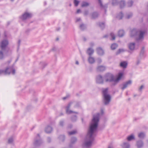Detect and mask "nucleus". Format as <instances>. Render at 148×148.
Masks as SVG:
<instances>
[{
	"label": "nucleus",
	"instance_id": "f257e3e1",
	"mask_svg": "<svg viewBox=\"0 0 148 148\" xmlns=\"http://www.w3.org/2000/svg\"><path fill=\"white\" fill-rule=\"evenodd\" d=\"M99 119V113H98L93 115L87 134L83 143V147L89 148L91 146L92 142L96 135Z\"/></svg>",
	"mask_w": 148,
	"mask_h": 148
},
{
	"label": "nucleus",
	"instance_id": "f03ea898",
	"mask_svg": "<svg viewBox=\"0 0 148 148\" xmlns=\"http://www.w3.org/2000/svg\"><path fill=\"white\" fill-rule=\"evenodd\" d=\"M145 33V30L134 29L130 31V35L132 37H136L137 40H142L143 39L144 35Z\"/></svg>",
	"mask_w": 148,
	"mask_h": 148
},
{
	"label": "nucleus",
	"instance_id": "7ed1b4c3",
	"mask_svg": "<svg viewBox=\"0 0 148 148\" xmlns=\"http://www.w3.org/2000/svg\"><path fill=\"white\" fill-rule=\"evenodd\" d=\"M102 92L103 102L105 105H107L109 103L110 101L111 96L108 93L107 88L103 89Z\"/></svg>",
	"mask_w": 148,
	"mask_h": 148
},
{
	"label": "nucleus",
	"instance_id": "20e7f679",
	"mask_svg": "<svg viewBox=\"0 0 148 148\" xmlns=\"http://www.w3.org/2000/svg\"><path fill=\"white\" fill-rule=\"evenodd\" d=\"M79 105V103H76L75 102H70L66 107V112L67 114H70L72 113H75L77 114V112H73L71 110H69L71 106H74L75 107H77Z\"/></svg>",
	"mask_w": 148,
	"mask_h": 148
},
{
	"label": "nucleus",
	"instance_id": "39448f33",
	"mask_svg": "<svg viewBox=\"0 0 148 148\" xmlns=\"http://www.w3.org/2000/svg\"><path fill=\"white\" fill-rule=\"evenodd\" d=\"M104 79L106 82H112V85L114 86V77L113 75L111 73H107L104 76Z\"/></svg>",
	"mask_w": 148,
	"mask_h": 148
},
{
	"label": "nucleus",
	"instance_id": "423d86ee",
	"mask_svg": "<svg viewBox=\"0 0 148 148\" xmlns=\"http://www.w3.org/2000/svg\"><path fill=\"white\" fill-rule=\"evenodd\" d=\"M123 75L122 73H120L116 76V78L114 79V86L116 85L122 79Z\"/></svg>",
	"mask_w": 148,
	"mask_h": 148
},
{
	"label": "nucleus",
	"instance_id": "0eeeda50",
	"mask_svg": "<svg viewBox=\"0 0 148 148\" xmlns=\"http://www.w3.org/2000/svg\"><path fill=\"white\" fill-rule=\"evenodd\" d=\"M9 44L8 41L7 40L4 39L2 40L1 43V47L2 50L4 49Z\"/></svg>",
	"mask_w": 148,
	"mask_h": 148
},
{
	"label": "nucleus",
	"instance_id": "6e6552de",
	"mask_svg": "<svg viewBox=\"0 0 148 148\" xmlns=\"http://www.w3.org/2000/svg\"><path fill=\"white\" fill-rule=\"evenodd\" d=\"M4 71V73L5 74H9L11 73L12 74H14L15 73V70L12 67L7 68Z\"/></svg>",
	"mask_w": 148,
	"mask_h": 148
},
{
	"label": "nucleus",
	"instance_id": "1a4fd4ad",
	"mask_svg": "<svg viewBox=\"0 0 148 148\" xmlns=\"http://www.w3.org/2000/svg\"><path fill=\"white\" fill-rule=\"evenodd\" d=\"M32 16V14L27 12H25L22 16L21 18L23 20L28 19Z\"/></svg>",
	"mask_w": 148,
	"mask_h": 148
},
{
	"label": "nucleus",
	"instance_id": "9d476101",
	"mask_svg": "<svg viewBox=\"0 0 148 148\" xmlns=\"http://www.w3.org/2000/svg\"><path fill=\"white\" fill-rule=\"evenodd\" d=\"M42 143V141L40 139V136L38 134L37 135L36 138L35 139L34 144L35 146L39 145Z\"/></svg>",
	"mask_w": 148,
	"mask_h": 148
},
{
	"label": "nucleus",
	"instance_id": "9b49d317",
	"mask_svg": "<svg viewBox=\"0 0 148 148\" xmlns=\"http://www.w3.org/2000/svg\"><path fill=\"white\" fill-rule=\"evenodd\" d=\"M132 83V82L131 81L129 80L123 83L122 85V86L121 87V89L123 90H124L128 86L130 85Z\"/></svg>",
	"mask_w": 148,
	"mask_h": 148
},
{
	"label": "nucleus",
	"instance_id": "f8f14e48",
	"mask_svg": "<svg viewBox=\"0 0 148 148\" xmlns=\"http://www.w3.org/2000/svg\"><path fill=\"white\" fill-rule=\"evenodd\" d=\"M96 81L97 83L100 84H103V78L100 75H99L97 76Z\"/></svg>",
	"mask_w": 148,
	"mask_h": 148
},
{
	"label": "nucleus",
	"instance_id": "ddd939ff",
	"mask_svg": "<svg viewBox=\"0 0 148 148\" xmlns=\"http://www.w3.org/2000/svg\"><path fill=\"white\" fill-rule=\"evenodd\" d=\"M135 43L134 42L130 43L128 45L129 49L131 51H133L135 49Z\"/></svg>",
	"mask_w": 148,
	"mask_h": 148
},
{
	"label": "nucleus",
	"instance_id": "4468645a",
	"mask_svg": "<svg viewBox=\"0 0 148 148\" xmlns=\"http://www.w3.org/2000/svg\"><path fill=\"white\" fill-rule=\"evenodd\" d=\"M88 61L89 63L92 64L95 62V60L94 57L90 56L88 58Z\"/></svg>",
	"mask_w": 148,
	"mask_h": 148
},
{
	"label": "nucleus",
	"instance_id": "2eb2a0df",
	"mask_svg": "<svg viewBox=\"0 0 148 148\" xmlns=\"http://www.w3.org/2000/svg\"><path fill=\"white\" fill-rule=\"evenodd\" d=\"M97 53L99 55H102L104 54V52L103 50L100 47L97 48Z\"/></svg>",
	"mask_w": 148,
	"mask_h": 148
},
{
	"label": "nucleus",
	"instance_id": "dca6fc26",
	"mask_svg": "<svg viewBox=\"0 0 148 148\" xmlns=\"http://www.w3.org/2000/svg\"><path fill=\"white\" fill-rule=\"evenodd\" d=\"M106 69V67L103 66H98L97 68V70L98 71H102Z\"/></svg>",
	"mask_w": 148,
	"mask_h": 148
},
{
	"label": "nucleus",
	"instance_id": "f3484780",
	"mask_svg": "<svg viewBox=\"0 0 148 148\" xmlns=\"http://www.w3.org/2000/svg\"><path fill=\"white\" fill-rule=\"evenodd\" d=\"M94 52V50L93 49L89 48L87 50L86 53L90 56H91Z\"/></svg>",
	"mask_w": 148,
	"mask_h": 148
},
{
	"label": "nucleus",
	"instance_id": "a211bd4d",
	"mask_svg": "<svg viewBox=\"0 0 148 148\" xmlns=\"http://www.w3.org/2000/svg\"><path fill=\"white\" fill-rule=\"evenodd\" d=\"M136 145L138 148H140L143 147V143L141 140H140L137 142Z\"/></svg>",
	"mask_w": 148,
	"mask_h": 148
},
{
	"label": "nucleus",
	"instance_id": "6ab92c4d",
	"mask_svg": "<svg viewBox=\"0 0 148 148\" xmlns=\"http://www.w3.org/2000/svg\"><path fill=\"white\" fill-rule=\"evenodd\" d=\"M123 148H130V145L128 142H124L121 145Z\"/></svg>",
	"mask_w": 148,
	"mask_h": 148
},
{
	"label": "nucleus",
	"instance_id": "aec40b11",
	"mask_svg": "<svg viewBox=\"0 0 148 148\" xmlns=\"http://www.w3.org/2000/svg\"><path fill=\"white\" fill-rule=\"evenodd\" d=\"M52 130V128L50 126H47L45 129V131L47 133H50Z\"/></svg>",
	"mask_w": 148,
	"mask_h": 148
},
{
	"label": "nucleus",
	"instance_id": "412c9836",
	"mask_svg": "<svg viewBox=\"0 0 148 148\" xmlns=\"http://www.w3.org/2000/svg\"><path fill=\"white\" fill-rule=\"evenodd\" d=\"M127 63L126 62H123L120 64V66L122 67L125 68L127 67Z\"/></svg>",
	"mask_w": 148,
	"mask_h": 148
},
{
	"label": "nucleus",
	"instance_id": "4be33fe9",
	"mask_svg": "<svg viewBox=\"0 0 148 148\" xmlns=\"http://www.w3.org/2000/svg\"><path fill=\"white\" fill-rule=\"evenodd\" d=\"M145 136V133L143 132H141L139 133L138 134V137L140 138H144Z\"/></svg>",
	"mask_w": 148,
	"mask_h": 148
},
{
	"label": "nucleus",
	"instance_id": "5701e85b",
	"mask_svg": "<svg viewBox=\"0 0 148 148\" xmlns=\"http://www.w3.org/2000/svg\"><path fill=\"white\" fill-rule=\"evenodd\" d=\"M135 137L134 135L132 134L127 137V140L128 141L132 140L134 139Z\"/></svg>",
	"mask_w": 148,
	"mask_h": 148
},
{
	"label": "nucleus",
	"instance_id": "b1692460",
	"mask_svg": "<svg viewBox=\"0 0 148 148\" xmlns=\"http://www.w3.org/2000/svg\"><path fill=\"white\" fill-rule=\"evenodd\" d=\"M124 34V31L123 30H120L118 32V35L119 36L121 37Z\"/></svg>",
	"mask_w": 148,
	"mask_h": 148
},
{
	"label": "nucleus",
	"instance_id": "393cba45",
	"mask_svg": "<svg viewBox=\"0 0 148 148\" xmlns=\"http://www.w3.org/2000/svg\"><path fill=\"white\" fill-rule=\"evenodd\" d=\"M118 46V45L117 44L114 43L111 45V48L112 50H114L117 48Z\"/></svg>",
	"mask_w": 148,
	"mask_h": 148
},
{
	"label": "nucleus",
	"instance_id": "a878e982",
	"mask_svg": "<svg viewBox=\"0 0 148 148\" xmlns=\"http://www.w3.org/2000/svg\"><path fill=\"white\" fill-rule=\"evenodd\" d=\"M123 17V15L121 12L118 14L116 16L117 18L119 20L121 19Z\"/></svg>",
	"mask_w": 148,
	"mask_h": 148
},
{
	"label": "nucleus",
	"instance_id": "bb28decb",
	"mask_svg": "<svg viewBox=\"0 0 148 148\" xmlns=\"http://www.w3.org/2000/svg\"><path fill=\"white\" fill-rule=\"evenodd\" d=\"M125 51V50L123 49H119L116 52V55H118L121 53Z\"/></svg>",
	"mask_w": 148,
	"mask_h": 148
},
{
	"label": "nucleus",
	"instance_id": "cd10ccee",
	"mask_svg": "<svg viewBox=\"0 0 148 148\" xmlns=\"http://www.w3.org/2000/svg\"><path fill=\"white\" fill-rule=\"evenodd\" d=\"M89 4L86 2H83L82 4V7H86L88 6Z\"/></svg>",
	"mask_w": 148,
	"mask_h": 148
},
{
	"label": "nucleus",
	"instance_id": "c85d7f7f",
	"mask_svg": "<svg viewBox=\"0 0 148 148\" xmlns=\"http://www.w3.org/2000/svg\"><path fill=\"white\" fill-rule=\"evenodd\" d=\"M98 14L97 12H94L92 14V18H95L98 16Z\"/></svg>",
	"mask_w": 148,
	"mask_h": 148
},
{
	"label": "nucleus",
	"instance_id": "c756f323",
	"mask_svg": "<svg viewBox=\"0 0 148 148\" xmlns=\"http://www.w3.org/2000/svg\"><path fill=\"white\" fill-rule=\"evenodd\" d=\"M132 13H130L127 14L125 16V18L127 19H129L131 18L132 16Z\"/></svg>",
	"mask_w": 148,
	"mask_h": 148
},
{
	"label": "nucleus",
	"instance_id": "7c9ffc66",
	"mask_svg": "<svg viewBox=\"0 0 148 148\" xmlns=\"http://www.w3.org/2000/svg\"><path fill=\"white\" fill-rule=\"evenodd\" d=\"M120 7L121 8H123L125 5V3L124 1H121L120 3Z\"/></svg>",
	"mask_w": 148,
	"mask_h": 148
},
{
	"label": "nucleus",
	"instance_id": "2f4dec72",
	"mask_svg": "<svg viewBox=\"0 0 148 148\" xmlns=\"http://www.w3.org/2000/svg\"><path fill=\"white\" fill-rule=\"evenodd\" d=\"M118 3L117 0H112V4L113 5H116Z\"/></svg>",
	"mask_w": 148,
	"mask_h": 148
},
{
	"label": "nucleus",
	"instance_id": "473e14b6",
	"mask_svg": "<svg viewBox=\"0 0 148 148\" xmlns=\"http://www.w3.org/2000/svg\"><path fill=\"white\" fill-rule=\"evenodd\" d=\"M77 132L76 130H73L68 132L69 135H72L74 134L77 133Z\"/></svg>",
	"mask_w": 148,
	"mask_h": 148
},
{
	"label": "nucleus",
	"instance_id": "72a5a7b5",
	"mask_svg": "<svg viewBox=\"0 0 148 148\" xmlns=\"http://www.w3.org/2000/svg\"><path fill=\"white\" fill-rule=\"evenodd\" d=\"M99 25L100 27L102 29H103V28L104 27L105 24L104 23H99Z\"/></svg>",
	"mask_w": 148,
	"mask_h": 148
},
{
	"label": "nucleus",
	"instance_id": "f704fd0d",
	"mask_svg": "<svg viewBox=\"0 0 148 148\" xmlns=\"http://www.w3.org/2000/svg\"><path fill=\"white\" fill-rule=\"evenodd\" d=\"M77 141V139L76 138L73 137L71 138V142L72 143H74Z\"/></svg>",
	"mask_w": 148,
	"mask_h": 148
},
{
	"label": "nucleus",
	"instance_id": "c9c22d12",
	"mask_svg": "<svg viewBox=\"0 0 148 148\" xmlns=\"http://www.w3.org/2000/svg\"><path fill=\"white\" fill-rule=\"evenodd\" d=\"M4 57L3 53L2 51H0V59H1L3 58Z\"/></svg>",
	"mask_w": 148,
	"mask_h": 148
},
{
	"label": "nucleus",
	"instance_id": "e433bc0d",
	"mask_svg": "<svg viewBox=\"0 0 148 148\" xmlns=\"http://www.w3.org/2000/svg\"><path fill=\"white\" fill-rule=\"evenodd\" d=\"M13 141V139L12 137L10 138L8 140V142L9 143H12Z\"/></svg>",
	"mask_w": 148,
	"mask_h": 148
},
{
	"label": "nucleus",
	"instance_id": "4c0bfd02",
	"mask_svg": "<svg viewBox=\"0 0 148 148\" xmlns=\"http://www.w3.org/2000/svg\"><path fill=\"white\" fill-rule=\"evenodd\" d=\"M133 3L132 1H129L128 3V6L129 7H131Z\"/></svg>",
	"mask_w": 148,
	"mask_h": 148
},
{
	"label": "nucleus",
	"instance_id": "58836bf2",
	"mask_svg": "<svg viewBox=\"0 0 148 148\" xmlns=\"http://www.w3.org/2000/svg\"><path fill=\"white\" fill-rule=\"evenodd\" d=\"M79 1L77 0H74V3L75 6H77L78 5Z\"/></svg>",
	"mask_w": 148,
	"mask_h": 148
},
{
	"label": "nucleus",
	"instance_id": "ea45409f",
	"mask_svg": "<svg viewBox=\"0 0 148 148\" xmlns=\"http://www.w3.org/2000/svg\"><path fill=\"white\" fill-rule=\"evenodd\" d=\"M86 27V26L83 24H82L80 25V28L82 30H84Z\"/></svg>",
	"mask_w": 148,
	"mask_h": 148
},
{
	"label": "nucleus",
	"instance_id": "a19ab883",
	"mask_svg": "<svg viewBox=\"0 0 148 148\" xmlns=\"http://www.w3.org/2000/svg\"><path fill=\"white\" fill-rule=\"evenodd\" d=\"M110 35L111 37L112 38V40H114L115 39V36L113 33H111Z\"/></svg>",
	"mask_w": 148,
	"mask_h": 148
},
{
	"label": "nucleus",
	"instance_id": "79ce46f5",
	"mask_svg": "<svg viewBox=\"0 0 148 148\" xmlns=\"http://www.w3.org/2000/svg\"><path fill=\"white\" fill-rule=\"evenodd\" d=\"M59 138L62 141H63L65 139V137L63 135H61L59 137Z\"/></svg>",
	"mask_w": 148,
	"mask_h": 148
},
{
	"label": "nucleus",
	"instance_id": "37998d69",
	"mask_svg": "<svg viewBox=\"0 0 148 148\" xmlns=\"http://www.w3.org/2000/svg\"><path fill=\"white\" fill-rule=\"evenodd\" d=\"M102 62L101 59V58H99L97 60V62L99 63H100Z\"/></svg>",
	"mask_w": 148,
	"mask_h": 148
},
{
	"label": "nucleus",
	"instance_id": "c03bdc74",
	"mask_svg": "<svg viewBox=\"0 0 148 148\" xmlns=\"http://www.w3.org/2000/svg\"><path fill=\"white\" fill-rule=\"evenodd\" d=\"M77 119L76 117L75 116H74V119L72 118V120L73 121H75Z\"/></svg>",
	"mask_w": 148,
	"mask_h": 148
},
{
	"label": "nucleus",
	"instance_id": "a18cd8bd",
	"mask_svg": "<svg viewBox=\"0 0 148 148\" xmlns=\"http://www.w3.org/2000/svg\"><path fill=\"white\" fill-rule=\"evenodd\" d=\"M64 122L63 121H61L60 122L59 125L61 126H62L63 125Z\"/></svg>",
	"mask_w": 148,
	"mask_h": 148
},
{
	"label": "nucleus",
	"instance_id": "49530a36",
	"mask_svg": "<svg viewBox=\"0 0 148 148\" xmlns=\"http://www.w3.org/2000/svg\"><path fill=\"white\" fill-rule=\"evenodd\" d=\"M140 60H138L137 61H136V64L137 65H138L140 63Z\"/></svg>",
	"mask_w": 148,
	"mask_h": 148
},
{
	"label": "nucleus",
	"instance_id": "de8ad7c7",
	"mask_svg": "<svg viewBox=\"0 0 148 148\" xmlns=\"http://www.w3.org/2000/svg\"><path fill=\"white\" fill-rule=\"evenodd\" d=\"M143 88V85H142L139 88V90L140 91H141L142 90Z\"/></svg>",
	"mask_w": 148,
	"mask_h": 148
},
{
	"label": "nucleus",
	"instance_id": "09e8293b",
	"mask_svg": "<svg viewBox=\"0 0 148 148\" xmlns=\"http://www.w3.org/2000/svg\"><path fill=\"white\" fill-rule=\"evenodd\" d=\"M88 11L86 10L84 12V14L85 15H87L88 14Z\"/></svg>",
	"mask_w": 148,
	"mask_h": 148
},
{
	"label": "nucleus",
	"instance_id": "8fccbe9b",
	"mask_svg": "<svg viewBox=\"0 0 148 148\" xmlns=\"http://www.w3.org/2000/svg\"><path fill=\"white\" fill-rule=\"evenodd\" d=\"M3 73H4V71L2 70H0V75Z\"/></svg>",
	"mask_w": 148,
	"mask_h": 148
},
{
	"label": "nucleus",
	"instance_id": "3c124183",
	"mask_svg": "<svg viewBox=\"0 0 148 148\" xmlns=\"http://www.w3.org/2000/svg\"><path fill=\"white\" fill-rule=\"evenodd\" d=\"M98 1L99 2V3H100V5L101 7L102 6V3H101V0H98Z\"/></svg>",
	"mask_w": 148,
	"mask_h": 148
},
{
	"label": "nucleus",
	"instance_id": "603ef678",
	"mask_svg": "<svg viewBox=\"0 0 148 148\" xmlns=\"http://www.w3.org/2000/svg\"><path fill=\"white\" fill-rule=\"evenodd\" d=\"M81 12V10L80 9H78L77 11V13H79Z\"/></svg>",
	"mask_w": 148,
	"mask_h": 148
},
{
	"label": "nucleus",
	"instance_id": "864d4df0",
	"mask_svg": "<svg viewBox=\"0 0 148 148\" xmlns=\"http://www.w3.org/2000/svg\"><path fill=\"white\" fill-rule=\"evenodd\" d=\"M81 20V19L80 18H77L76 21L78 22L80 21Z\"/></svg>",
	"mask_w": 148,
	"mask_h": 148
},
{
	"label": "nucleus",
	"instance_id": "5fc2aeb1",
	"mask_svg": "<svg viewBox=\"0 0 148 148\" xmlns=\"http://www.w3.org/2000/svg\"><path fill=\"white\" fill-rule=\"evenodd\" d=\"M90 45L91 46H93L94 45V44L93 43L91 42L90 43Z\"/></svg>",
	"mask_w": 148,
	"mask_h": 148
},
{
	"label": "nucleus",
	"instance_id": "6e6d98bb",
	"mask_svg": "<svg viewBox=\"0 0 148 148\" xmlns=\"http://www.w3.org/2000/svg\"><path fill=\"white\" fill-rule=\"evenodd\" d=\"M101 112L102 114L103 113V109H101Z\"/></svg>",
	"mask_w": 148,
	"mask_h": 148
},
{
	"label": "nucleus",
	"instance_id": "4d7b16f0",
	"mask_svg": "<svg viewBox=\"0 0 148 148\" xmlns=\"http://www.w3.org/2000/svg\"><path fill=\"white\" fill-rule=\"evenodd\" d=\"M51 50L53 51H55L56 50V48L55 47L53 48Z\"/></svg>",
	"mask_w": 148,
	"mask_h": 148
},
{
	"label": "nucleus",
	"instance_id": "13d9d810",
	"mask_svg": "<svg viewBox=\"0 0 148 148\" xmlns=\"http://www.w3.org/2000/svg\"><path fill=\"white\" fill-rule=\"evenodd\" d=\"M75 64H76L78 65V64H79V63L77 61H76V62H75Z\"/></svg>",
	"mask_w": 148,
	"mask_h": 148
},
{
	"label": "nucleus",
	"instance_id": "bf43d9fd",
	"mask_svg": "<svg viewBox=\"0 0 148 148\" xmlns=\"http://www.w3.org/2000/svg\"><path fill=\"white\" fill-rule=\"evenodd\" d=\"M47 140L48 142H49L50 140H51V138H47Z\"/></svg>",
	"mask_w": 148,
	"mask_h": 148
},
{
	"label": "nucleus",
	"instance_id": "052dcab7",
	"mask_svg": "<svg viewBox=\"0 0 148 148\" xmlns=\"http://www.w3.org/2000/svg\"><path fill=\"white\" fill-rule=\"evenodd\" d=\"M67 98V97H64L62 99L63 100H65V99H66Z\"/></svg>",
	"mask_w": 148,
	"mask_h": 148
},
{
	"label": "nucleus",
	"instance_id": "680f3d73",
	"mask_svg": "<svg viewBox=\"0 0 148 148\" xmlns=\"http://www.w3.org/2000/svg\"><path fill=\"white\" fill-rule=\"evenodd\" d=\"M108 148H113V147H112L110 146L108 147Z\"/></svg>",
	"mask_w": 148,
	"mask_h": 148
},
{
	"label": "nucleus",
	"instance_id": "e2e57ef3",
	"mask_svg": "<svg viewBox=\"0 0 148 148\" xmlns=\"http://www.w3.org/2000/svg\"><path fill=\"white\" fill-rule=\"evenodd\" d=\"M11 1H13L14 0H10Z\"/></svg>",
	"mask_w": 148,
	"mask_h": 148
},
{
	"label": "nucleus",
	"instance_id": "0e129e2a",
	"mask_svg": "<svg viewBox=\"0 0 148 148\" xmlns=\"http://www.w3.org/2000/svg\"><path fill=\"white\" fill-rule=\"evenodd\" d=\"M107 36L106 35V36H104V37H106Z\"/></svg>",
	"mask_w": 148,
	"mask_h": 148
}]
</instances>
